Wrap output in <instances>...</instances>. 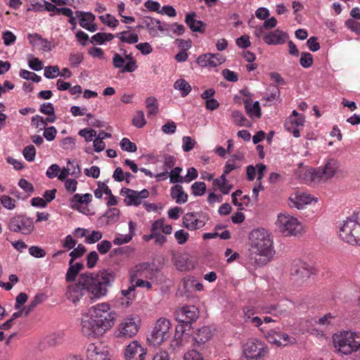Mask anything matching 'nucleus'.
I'll list each match as a JSON object with an SVG mask.
<instances>
[{
  "label": "nucleus",
  "instance_id": "f257e3e1",
  "mask_svg": "<svg viewBox=\"0 0 360 360\" xmlns=\"http://www.w3.org/2000/svg\"><path fill=\"white\" fill-rule=\"evenodd\" d=\"M115 321L116 313L111 310L110 304L98 303L82 315L81 330L86 337L99 338L112 328Z\"/></svg>",
  "mask_w": 360,
  "mask_h": 360
},
{
  "label": "nucleus",
  "instance_id": "f03ea898",
  "mask_svg": "<svg viewBox=\"0 0 360 360\" xmlns=\"http://www.w3.org/2000/svg\"><path fill=\"white\" fill-rule=\"evenodd\" d=\"M114 281L115 274L108 270L81 274V284L86 287V293L92 300L105 297Z\"/></svg>",
  "mask_w": 360,
  "mask_h": 360
},
{
  "label": "nucleus",
  "instance_id": "7ed1b4c3",
  "mask_svg": "<svg viewBox=\"0 0 360 360\" xmlns=\"http://www.w3.org/2000/svg\"><path fill=\"white\" fill-rule=\"evenodd\" d=\"M250 243L252 254L262 257L259 261L255 259L258 265L266 264L275 254L272 236L265 229L253 230L250 234Z\"/></svg>",
  "mask_w": 360,
  "mask_h": 360
},
{
  "label": "nucleus",
  "instance_id": "20e7f679",
  "mask_svg": "<svg viewBox=\"0 0 360 360\" xmlns=\"http://www.w3.org/2000/svg\"><path fill=\"white\" fill-rule=\"evenodd\" d=\"M339 168L340 162L334 158H329L325 160L323 166L316 169H300L297 174L306 183L319 184L334 177Z\"/></svg>",
  "mask_w": 360,
  "mask_h": 360
},
{
  "label": "nucleus",
  "instance_id": "39448f33",
  "mask_svg": "<svg viewBox=\"0 0 360 360\" xmlns=\"http://www.w3.org/2000/svg\"><path fill=\"white\" fill-rule=\"evenodd\" d=\"M334 347L345 355L360 349V333L352 330H341L333 335Z\"/></svg>",
  "mask_w": 360,
  "mask_h": 360
},
{
  "label": "nucleus",
  "instance_id": "423d86ee",
  "mask_svg": "<svg viewBox=\"0 0 360 360\" xmlns=\"http://www.w3.org/2000/svg\"><path fill=\"white\" fill-rule=\"evenodd\" d=\"M339 235L344 241L351 245H360V210L343 221Z\"/></svg>",
  "mask_w": 360,
  "mask_h": 360
},
{
  "label": "nucleus",
  "instance_id": "0eeeda50",
  "mask_svg": "<svg viewBox=\"0 0 360 360\" xmlns=\"http://www.w3.org/2000/svg\"><path fill=\"white\" fill-rule=\"evenodd\" d=\"M277 230L285 236H297L303 232V226L297 217L282 212L277 215L275 222Z\"/></svg>",
  "mask_w": 360,
  "mask_h": 360
},
{
  "label": "nucleus",
  "instance_id": "6e6552de",
  "mask_svg": "<svg viewBox=\"0 0 360 360\" xmlns=\"http://www.w3.org/2000/svg\"><path fill=\"white\" fill-rule=\"evenodd\" d=\"M141 320L134 314L124 317L115 328L113 335L116 338L129 339L135 336L139 329Z\"/></svg>",
  "mask_w": 360,
  "mask_h": 360
},
{
  "label": "nucleus",
  "instance_id": "1a4fd4ad",
  "mask_svg": "<svg viewBox=\"0 0 360 360\" xmlns=\"http://www.w3.org/2000/svg\"><path fill=\"white\" fill-rule=\"evenodd\" d=\"M268 352L264 342L257 339H250L242 348V356L245 360H259L263 359Z\"/></svg>",
  "mask_w": 360,
  "mask_h": 360
},
{
  "label": "nucleus",
  "instance_id": "9d476101",
  "mask_svg": "<svg viewBox=\"0 0 360 360\" xmlns=\"http://www.w3.org/2000/svg\"><path fill=\"white\" fill-rule=\"evenodd\" d=\"M171 323L165 318H160L148 338V340L154 346H159L163 342L167 340L171 336Z\"/></svg>",
  "mask_w": 360,
  "mask_h": 360
},
{
  "label": "nucleus",
  "instance_id": "9b49d317",
  "mask_svg": "<svg viewBox=\"0 0 360 360\" xmlns=\"http://www.w3.org/2000/svg\"><path fill=\"white\" fill-rule=\"evenodd\" d=\"M311 274V267L302 261L294 262L290 269V280L297 286L307 283Z\"/></svg>",
  "mask_w": 360,
  "mask_h": 360
},
{
  "label": "nucleus",
  "instance_id": "f8f14e48",
  "mask_svg": "<svg viewBox=\"0 0 360 360\" xmlns=\"http://www.w3.org/2000/svg\"><path fill=\"white\" fill-rule=\"evenodd\" d=\"M120 194L125 197L124 202L127 205L137 207L142 203L143 199L149 197L150 193L147 189L136 191L130 188H123L121 189Z\"/></svg>",
  "mask_w": 360,
  "mask_h": 360
},
{
  "label": "nucleus",
  "instance_id": "ddd939ff",
  "mask_svg": "<svg viewBox=\"0 0 360 360\" xmlns=\"http://www.w3.org/2000/svg\"><path fill=\"white\" fill-rule=\"evenodd\" d=\"M9 229L13 232H20L22 234H30L34 230L32 220L25 216H17L10 220Z\"/></svg>",
  "mask_w": 360,
  "mask_h": 360
},
{
  "label": "nucleus",
  "instance_id": "4468645a",
  "mask_svg": "<svg viewBox=\"0 0 360 360\" xmlns=\"http://www.w3.org/2000/svg\"><path fill=\"white\" fill-rule=\"evenodd\" d=\"M304 115L293 110L286 120L284 126L285 129L292 133L294 137L298 138L300 136V129L304 126Z\"/></svg>",
  "mask_w": 360,
  "mask_h": 360
},
{
  "label": "nucleus",
  "instance_id": "2eb2a0df",
  "mask_svg": "<svg viewBox=\"0 0 360 360\" xmlns=\"http://www.w3.org/2000/svg\"><path fill=\"white\" fill-rule=\"evenodd\" d=\"M288 200L290 207L302 210L307 205L311 204L313 201L317 202V198H315L310 194L297 191L290 195Z\"/></svg>",
  "mask_w": 360,
  "mask_h": 360
},
{
  "label": "nucleus",
  "instance_id": "dca6fc26",
  "mask_svg": "<svg viewBox=\"0 0 360 360\" xmlns=\"http://www.w3.org/2000/svg\"><path fill=\"white\" fill-rule=\"evenodd\" d=\"M176 316L179 322L191 323L198 319L199 310L194 305L183 306L176 309Z\"/></svg>",
  "mask_w": 360,
  "mask_h": 360
},
{
  "label": "nucleus",
  "instance_id": "f3484780",
  "mask_svg": "<svg viewBox=\"0 0 360 360\" xmlns=\"http://www.w3.org/2000/svg\"><path fill=\"white\" fill-rule=\"evenodd\" d=\"M124 354L126 360H144L146 349L139 342L134 340L126 347Z\"/></svg>",
  "mask_w": 360,
  "mask_h": 360
},
{
  "label": "nucleus",
  "instance_id": "a211bd4d",
  "mask_svg": "<svg viewBox=\"0 0 360 360\" xmlns=\"http://www.w3.org/2000/svg\"><path fill=\"white\" fill-rule=\"evenodd\" d=\"M220 53H205L198 57L196 63L202 68H215L225 62Z\"/></svg>",
  "mask_w": 360,
  "mask_h": 360
},
{
  "label": "nucleus",
  "instance_id": "6ab92c4d",
  "mask_svg": "<svg viewBox=\"0 0 360 360\" xmlns=\"http://www.w3.org/2000/svg\"><path fill=\"white\" fill-rule=\"evenodd\" d=\"M86 293V287L83 284H81L80 275L77 283L68 285L66 296L68 300L73 303H77L82 299Z\"/></svg>",
  "mask_w": 360,
  "mask_h": 360
},
{
  "label": "nucleus",
  "instance_id": "aec40b11",
  "mask_svg": "<svg viewBox=\"0 0 360 360\" xmlns=\"http://www.w3.org/2000/svg\"><path fill=\"white\" fill-rule=\"evenodd\" d=\"M109 352L107 346L101 342L90 343L86 349V360H98Z\"/></svg>",
  "mask_w": 360,
  "mask_h": 360
},
{
  "label": "nucleus",
  "instance_id": "412c9836",
  "mask_svg": "<svg viewBox=\"0 0 360 360\" xmlns=\"http://www.w3.org/2000/svg\"><path fill=\"white\" fill-rule=\"evenodd\" d=\"M145 26L149 34L153 37L160 36L158 31L161 32H168L170 27L169 24L162 22L160 20L153 18L145 20Z\"/></svg>",
  "mask_w": 360,
  "mask_h": 360
},
{
  "label": "nucleus",
  "instance_id": "4be33fe9",
  "mask_svg": "<svg viewBox=\"0 0 360 360\" xmlns=\"http://www.w3.org/2000/svg\"><path fill=\"white\" fill-rule=\"evenodd\" d=\"M182 220L184 226L191 231L200 229L205 225V222L200 220L195 213L188 212L185 214Z\"/></svg>",
  "mask_w": 360,
  "mask_h": 360
},
{
  "label": "nucleus",
  "instance_id": "5701e85b",
  "mask_svg": "<svg viewBox=\"0 0 360 360\" xmlns=\"http://www.w3.org/2000/svg\"><path fill=\"white\" fill-rule=\"evenodd\" d=\"M288 37V36L286 32L280 30H276L266 34L263 39L269 45H278L284 44Z\"/></svg>",
  "mask_w": 360,
  "mask_h": 360
},
{
  "label": "nucleus",
  "instance_id": "b1692460",
  "mask_svg": "<svg viewBox=\"0 0 360 360\" xmlns=\"http://www.w3.org/2000/svg\"><path fill=\"white\" fill-rule=\"evenodd\" d=\"M77 16L80 18L79 25L83 28L90 32H95L97 30V25L94 22L95 16L91 13H83L77 11Z\"/></svg>",
  "mask_w": 360,
  "mask_h": 360
},
{
  "label": "nucleus",
  "instance_id": "393cba45",
  "mask_svg": "<svg viewBox=\"0 0 360 360\" xmlns=\"http://www.w3.org/2000/svg\"><path fill=\"white\" fill-rule=\"evenodd\" d=\"M195 15L194 12L188 13L186 15L185 22L193 32H203L205 25L202 21L195 20Z\"/></svg>",
  "mask_w": 360,
  "mask_h": 360
},
{
  "label": "nucleus",
  "instance_id": "a878e982",
  "mask_svg": "<svg viewBox=\"0 0 360 360\" xmlns=\"http://www.w3.org/2000/svg\"><path fill=\"white\" fill-rule=\"evenodd\" d=\"M92 200V195L90 193L85 194H75L70 200L71 207L75 210H79L80 205L89 204Z\"/></svg>",
  "mask_w": 360,
  "mask_h": 360
},
{
  "label": "nucleus",
  "instance_id": "bb28decb",
  "mask_svg": "<svg viewBox=\"0 0 360 360\" xmlns=\"http://www.w3.org/2000/svg\"><path fill=\"white\" fill-rule=\"evenodd\" d=\"M255 310L252 307H246L243 309V318L246 323L253 324L256 327H259L262 324V319L257 316H255Z\"/></svg>",
  "mask_w": 360,
  "mask_h": 360
},
{
  "label": "nucleus",
  "instance_id": "cd10ccee",
  "mask_svg": "<svg viewBox=\"0 0 360 360\" xmlns=\"http://www.w3.org/2000/svg\"><path fill=\"white\" fill-rule=\"evenodd\" d=\"M245 108L250 117L259 118L261 117V108L259 101L252 103L250 99L244 101Z\"/></svg>",
  "mask_w": 360,
  "mask_h": 360
},
{
  "label": "nucleus",
  "instance_id": "c85d7f7f",
  "mask_svg": "<svg viewBox=\"0 0 360 360\" xmlns=\"http://www.w3.org/2000/svg\"><path fill=\"white\" fill-rule=\"evenodd\" d=\"M150 268V264L145 262L134 266L130 271L131 283H134L138 277L146 276V273Z\"/></svg>",
  "mask_w": 360,
  "mask_h": 360
},
{
  "label": "nucleus",
  "instance_id": "c756f323",
  "mask_svg": "<svg viewBox=\"0 0 360 360\" xmlns=\"http://www.w3.org/2000/svg\"><path fill=\"white\" fill-rule=\"evenodd\" d=\"M171 197L178 204H184L188 200V195L184 192L183 187L180 185H175L171 188Z\"/></svg>",
  "mask_w": 360,
  "mask_h": 360
},
{
  "label": "nucleus",
  "instance_id": "7c9ffc66",
  "mask_svg": "<svg viewBox=\"0 0 360 360\" xmlns=\"http://www.w3.org/2000/svg\"><path fill=\"white\" fill-rule=\"evenodd\" d=\"M65 340V333L63 330H58L49 333L46 337V342L50 347H56L61 345Z\"/></svg>",
  "mask_w": 360,
  "mask_h": 360
},
{
  "label": "nucleus",
  "instance_id": "2f4dec72",
  "mask_svg": "<svg viewBox=\"0 0 360 360\" xmlns=\"http://www.w3.org/2000/svg\"><path fill=\"white\" fill-rule=\"evenodd\" d=\"M83 268V264L80 262L74 263L72 261H69V267L65 274V280L68 282L75 281L79 271Z\"/></svg>",
  "mask_w": 360,
  "mask_h": 360
},
{
  "label": "nucleus",
  "instance_id": "473e14b6",
  "mask_svg": "<svg viewBox=\"0 0 360 360\" xmlns=\"http://www.w3.org/2000/svg\"><path fill=\"white\" fill-rule=\"evenodd\" d=\"M115 37L118 38L122 42L129 44H136L139 39L138 34L129 30L117 33Z\"/></svg>",
  "mask_w": 360,
  "mask_h": 360
},
{
  "label": "nucleus",
  "instance_id": "72a5a7b5",
  "mask_svg": "<svg viewBox=\"0 0 360 360\" xmlns=\"http://www.w3.org/2000/svg\"><path fill=\"white\" fill-rule=\"evenodd\" d=\"M174 89L178 90L182 97H185L191 91V86L184 79H178L174 83Z\"/></svg>",
  "mask_w": 360,
  "mask_h": 360
},
{
  "label": "nucleus",
  "instance_id": "f704fd0d",
  "mask_svg": "<svg viewBox=\"0 0 360 360\" xmlns=\"http://www.w3.org/2000/svg\"><path fill=\"white\" fill-rule=\"evenodd\" d=\"M262 310L264 313L270 314L278 317L285 316L287 314V310L285 309H281V306L278 304L264 306L262 307Z\"/></svg>",
  "mask_w": 360,
  "mask_h": 360
},
{
  "label": "nucleus",
  "instance_id": "c9c22d12",
  "mask_svg": "<svg viewBox=\"0 0 360 360\" xmlns=\"http://www.w3.org/2000/svg\"><path fill=\"white\" fill-rule=\"evenodd\" d=\"M114 37H115V35L111 33L98 32L92 36L90 41L91 44L101 45L112 40Z\"/></svg>",
  "mask_w": 360,
  "mask_h": 360
},
{
  "label": "nucleus",
  "instance_id": "e433bc0d",
  "mask_svg": "<svg viewBox=\"0 0 360 360\" xmlns=\"http://www.w3.org/2000/svg\"><path fill=\"white\" fill-rule=\"evenodd\" d=\"M212 336V332L209 327L204 326L200 328L195 337V342L198 344H203L205 342L208 341Z\"/></svg>",
  "mask_w": 360,
  "mask_h": 360
},
{
  "label": "nucleus",
  "instance_id": "4c0bfd02",
  "mask_svg": "<svg viewBox=\"0 0 360 360\" xmlns=\"http://www.w3.org/2000/svg\"><path fill=\"white\" fill-rule=\"evenodd\" d=\"M40 112L44 115H47L48 117L46 118L49 122L53 123L56 121V117L54 112V108L51 103H44L40 106Z\"/></svg>",
  "mask_w": 360,
  "mask_h": 360
},
{
  "label": "nucleus",
  "instance_id": "58836bf2",
  "mask_svg": "<svg viewBox=\"0 0 360 360\" xmlns=\"http://www.w3.org/2000/svg\"><path fill=\"white\" fill-rule=\"evenodd\" d=\"M136 285H131L126 290H122L119 295L120 300H126L124 302L127 305H130L132 300L135 298L134 290Z\"/></svg>",
  "mask_w": 360,
  "mask_h": 360
},
{
  "label": "nucleus",
  "instance_id": "ea45409f",
  "mask_svg": "<svg viewBox=\"0 0 360 360\" xmlns=\"http://www.w3.org/2000/svg\"><path fill=\"white\" fill-rule=\"evenodd\" d=\"M99 19L102 23L112 29H115L119 25L118 20L115 16L109 13L100 15Z\"/></svg>",
  "mask_w": 360,
  "mask_h": 360
},
{
  "label": "nucleus",
  "instance_id": "a19ab883",
  "mask_svg": "<svg viewBox=\"0 0 360 360\" xmlns=\"http://www.w3.org/2000/svg\"><path fill=\"white\" fill-rule=\"evenodd\" d=\"M146 105L148 109V115H155L158 111V100L153 97H148L146 100Z\"/></svg>",
  "mask_w": 360,
  "mask_h": 360
},
{
  "label": "nucleus",
  "instance_id": "79ce46f5",
  "mask_svg": "<svg viewBox=\"0 0 360 360\" xmlns=\"http://www.w3.org/2000/svg\"><path fill=\"white\" fill-rule=\"evenodd\" d=\"M182 172V168L179 167H174L170 172H169V181L172 184L182 183L184 182V177L180 175Z\"/></svg>",
  "mask_w": 360,
  "mask_h": 360
},
{
  "label": "nucleus",
  "instance_id": "37998d69",
  "mask_svg": "<svg viewBox=\"0 0 360 360\" xmlns=\"http://www.w3.org/2000/svg\"><path fill=\"white\" fill-rule=\"evenodd\" d=\"M146 124L144 113L142 110L136 111L132 119V124L137 128H142Z\"/></svg>",
  "mask_w": 360,
  "mask_h": 360
},
{
  "label": "nucleus",
  "instance_id": "c03bdc74",
  "mask_svg": "<svg viewBox=\"0 0 360 360\" xmlns=\"http://www.w3.org/2000/svg\"><path fill=\"white\" fill-rule=\"evenodd\" d=\"M335 319L336 315L332 313H328L319 318L317 321V323L323 326H329L334 324Z\"/></svg>",
  "mask_w": 360,
  "mask_h": 360
},
{
  "label": "nucleus",
  "instance_id": "a18cd8bd",
  "mask_svg": "<svg viewBox=\"0 0 360 360\" xmlns=\"http://www.w3.org/2000/svg\"><path fill=\"white\" fill-rule=\"evenodd\" d=\"M192 194L195 196H201L206 191V185L202 181H196L191 186Z\"/></svg>",
  "mask_w": 360,
  "mask_h": 360
},
{
  "label": "nucleus",
  "instance_id": "49530a36",
  "mask_svg": "<svg viewBox=\"0 0 360 360\" xmlns=\"http://www.w3.org/2000/svg\"><path fill=\"white\" fill-rule=\"evenodd\" d=\"M60 75V70L57 65H49L44 68V75L48 79L56 78Z\"/></svg>",
  "mask_w": 360,
  "mask_h": 360
},
{
  "label": "nucleus",
  "instance_id": "de8ad7c7",
  "mask_svg": "<svg viewBox=\"0 0 360 360\" xmlns=\"http://www.w3.org/2000/svg\"><path fill=\"white\" fill-rule=\"evenodd\" d=\"M120 147L122 150L129 152V153H134L136 151L137 147L136 144L133 142H131L129 139L127 138H123L120 143Z\"/></svg>",
  "mask_w": 360,
  "mask_h": 360
},
{
  "label": "nucleus",
  "instance_id": "09e8293b",
  "mask_svg": "<svg viewBox=\"0 0 360 360\" xmlns=\"http://www.w3.org/2000/svg\"><path fill=\"white\" fill-rule=\"evenodd\" d=\"M103 238V233L100 231H93L86 236L85 243L94 244L98 242Z\"/></svg>",
  "mask_w": 360,
  "mask_h": 360
},
{
  "label": "nucleus",
  "instance_id": "8fccbe9b",
  "mask_svg": "<svg viewBox=\"0 0 360 360\" xmlns=\"http://www.w3.org/2000/svg\"><path fill=\"white\" fill-rule=\"evenodd\" d=\"M105 217L107 218L108 224L115 223L119 219V209L115 207L109 209L105 213Z\"/></svg>",
  "mask_w": 360,
  "mask_h": 360
},
{
  "label": "nucleus",
  "instance_id": "3c124183",
  "mask_svg": "<svg viewBox=\"0 0 360 360\" xmlns=\"http://www.w3.org/2000/svg\"><path fill=\"white\" fill-rule=\"evenodd\" d=\"M278 333V332L271 330L265 334V338L269 343L280 347L282 346V342L277 336Z\"/></svg>",
  "mask_w": 360,
  "mask_h": 360
},
{
  "label": "nucleus",
  "instance_id": "603ef678",
  "mask_svg": "<svg viewBox=\"0 0 360 360\" xmlns=\"http://www.w3.org/2000/svg\"><path fill=\"white\" fill-rule=\"evenodd\" d=\"M20 76L22 79L31 80L34 82H39L41 81V77L39 75L26 70H21L20 72Z\"/></svg>",
  "mask_w": 360,
  "mask_h": 360
},
{
  "label": "nucleus",
  "instance_id": "864d4df0",
  "mask_svg": "<svg viewBox=\"0 0 360 360\" xmlns=\"http://www.w3.org/2000/svg\"><path fill=\"white\" fill-rule=\"evenodd\" d=\"M28 65L32 70L35 71H39L44 68V65L41 60H40L38 58H34L32 56H30L28 58Z\"/></svg>",
  "mask_w": 360,
  "mask_h": 360
},
{
  "label": "nucleus",
  "instance_id": "5fc2aeb1",
  "mask_svg": "<svg viewBox=\"0 0 360 360\" xmlns=\"http://www.w3.org/2000/svg\"><path fill=\"white\" fill-rule=\"evenodd\" d=\"M233 122L238 126H247L249 122L245 116L239 111H233L232 113Z\"/></svg>",
  "mask_w": 360,
  "mask_h": 360
},
{
  "label": "nucleus",
  "instance_id": "6e6d98bb",
  "mask_svg": "<svg viewBox=\"0 0 360 360\" xmlns=\"http://www.w3.org/2000/svg\"><path fill=\"white\" fill-rule=\"evenodd\" d=\"M47 122H49L46 119L38 115L33 116L32 118V124L40 130L46 129Z\"/></svg>",
  "mask_w": 360,
  "mask_h": 360
},
{
  "label": "nucleus",
  "instance_id": "4d7b16f0",
  "mask_svg": "<svg viewBox=\"0 0 360 360\" xmlns=\"http://www.w3.org/2000/svg\"><path fill=\"white\" fill-rule=\"evenodd\" d=\"M64 181V186L67 192L70 194L74 193L77 188L78 182L76 179H68Z\"/></svg>",
  "mask_w": 360,
  "mask_h": 360
},
{
  "label": "nucleus",
  "instance_id": "13d9d810",
  "mask_svg": "<svg viewBox=\"0 0 360 360\" xmlns=\"http://www.w3.org/2000/svg\"><path fill=\"white\" fill-rule=\"evenodd\" d=\"M79 135L84 137L85 141L90 142L96 137V132L94 129L85 128L79 131Z\"/></svg>",
  "mask_w": 360,
  "mask_h": 360
},
{
  "label": "nucleus",
  "instance_id": "bf43d9fd",
  "mask_svg": "<svg viewBox=\"0 0 360 360\" xmlns=\"http://www.w3.org/2000/svg\"><path fill=\"white\" fill-rule=\"evenodd\" d=\"M67 163L71 168V176L75 179L79 178L82 174V171L79 164L75 161H71L70 160H68Z\"/></svg>",
  "mask_w": 360,
  "mask_h": 360
},
{
  "label": "nucleus",
  "instance_id": "052dcab7",
  "mask_svg": "<svg viewBox=\"0 0 360 360\" xmlns=\"http://www.w3.org/2000/svg\"><path fill=\"white\" fill-rule=\"evenodd\" d=\"M278 338L280 340H283L282 346H287L288 345H292L297 343V340L294 337L290 336L287 333H280L277 334Z\"/></svg>",
  "mask_w": 360,
  "mask_h": 360
},
{
  "label": "nucleus",
  "instance_id": "680f3d73",
  "mask_svg": "<svg viewBox=\"0 0 360 360\" xmlns=\"http://www.w3.org/2000/svg\"><path fill=\"white\" fill-rule=\"evenodd\" d=\"M96 248L100 254L105 255L112 248V243L108 240H103L97 244Z\"/></svg>",
  "mask_w": 360,
  "mask_h": 360
},
{
  "label": "nucleus",
  "instance_id": "e2e57ef3",
  "mask_svg": "<svg viewBox=\"0 0 360 360\" xmlns=\"http://www.w3.org/2000/svg\"><path fill=\"white\" fill-rule=\"evenodd\" d=\"M300 63L304 68L311 67L313 63L312 55L309 53H302L300 59Z\"/></svg>",
  "mask_w": 360,
  "mask_h": 360
},
{
  "label": "nucleus",
  "instance_id": "0e129e2a",
  "mask_svg": "<svg viewBox=\"0 0 360 360\" xmlns=\"http://www.w3.org/2000/svg\"><path fill=\"white\" fill-rule=\"evenodd\" d=\"M23 155L27 161H33L36 155V150L34 146L29 145L26 146L23 150Z\"/></svg>",
  "mask_w": 360,
  "mask_h": 360
},
{
  "label": "nucleus",
  "instance_id": "69168bd1",
  "mask_svg": "<svg viewBox=\"0 0 360 360\" xmlns=\"http://www.w3.org/2000/svg\"><path fill=\"white\" fill-rule=\"evenodd\" d=\"M195 144V141L190 136H184L182 138V149L184 152L191 151Z\"/></svg>",
  "mask_w": 360,
  "mask_h": 360
},
{
  "label": "nucleus",
  "instance_id": "338daca9",
  "mask_svg": "<svg viewBox=\"0 0 360 360\" xmlns=\"http://www.w3.org/2000/svg\"><path fill=\"white\" fill-rule=\"evenodd\" d=\"M176 164V158L172 155H166L164 158L162 169L164 171L172 170Z\"/></svg>",
  "mask_w": 360,
  "mask_h": 360
},
{
  "label": "nucleus",
  "instance_id": "774afa93",
  "mask_svg": "<svg viewBox=\"0 0 360 360\" xmlns=\"http://www.w3.org/2000/svg\"><path fill=\"white\" fill-rule=\"evenodd\" d=\"M184 360H203V358L199 352L192 349L184 354Z\"/></svg>",
  "mask_w": 360,
  "mask_h": 360
}]
</instances>
